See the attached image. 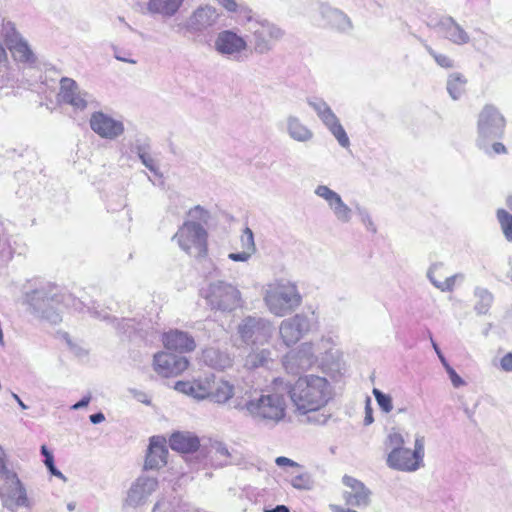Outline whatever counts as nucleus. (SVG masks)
<instances>
[{
    "mask_svg": "<svg viewBox=\"0 0 512 512\" xmlns=\"http://www.w3.org/2000/svg\"><path fill=\"white\" fill-rule=\"evenodd\" d=\"M285 390L294 412L298 415L319 411L327 405L333 395L330 382L325 377L314 374L300 376L293 384L287 385Z\"/></svg>",
    "mask_w": 512,
    "mask_h": 512,
    "instance_id": "nucleus-1",
    "label": "nucleus"
},
{
    "mask_svg": "<svg viewBox=\"0 0 512 512\" xmlns=\"http://www.w3.org/2000/svg\"><path fill=\"white\" fill-rule=\"evenodd\" d=\"M286 393L278 389L254 394L246 392L248 399L236 396L232 407L239 411H246L256 422L275 425L286 416Z\"/></svg>",
    "mask_w": 512,
    "mask_h": 512,
    "instance_id": "nucleus-2",
    "label": "nucleus"
},
{
    "mask_svg": "<svg viewBox=\"0 0 512 512\" xmlns=\"http://www.w3.org/2000/svg\"><path fill=\"white\" fill-rule=\"evenodd\" d=\"M27 302L31 313L52 324H57L62 320L61 313L57 307L60 303H64L66 306L71 305L75 310L79 311H82L86 306L82 300L70 294L59 296L55 287L34 290L27 295Z\"/></svg>",
    "mask_w": 512,
    "mask_h": 512,
    "instance_id": "nucleus-3",
    "label": "nucleus"
},
{
    "mask_svg": "<svg viewBox=\"0 0 512 512\" xmlns=\"http://www.w3.org/2000/svg\"><path fill=\"white\" fill-rule=\"evenodd\" d=\"M200 295L212 311L231 313L242 306L240 290L224 280L209 281L201 288Z\"/></svg>",
    "mask_w": 512,
    "mask_h": 512,
    "instance_id": "nucleus-4",
    "label": "nucleus"
},
{
    "mask_svg": "<svg viewBox=\"0 0 512 512\" xmlns=\"http://www.w3.org/2000/svg\"><path fill=\"white\" fill-rule=\"evenodd\" d=\"M264 302L272 314L281 317L300 306L302 297L295 283L281 280L266 286Z\"/></svg>",
    "mask_w": 512,
    "mask_h": 512,
    "instance_id": "nucleus-5",
    "label": "nucleus"
},
{
    "mask_svg": "<svg viewBox=\"0 0 512 512\" xmlns=\"http://www.w3.org/2000/svg\"><path fill=\"white\" fill-rule=\"evenodd\" d=\"M0 500L4 507L14 511L28 506L26 490L17 474L5 462V454L0 446Z\"/></svg>",
    "mask_w": 512,
    "mask_h": 512,
    "instance_id": "nucleus-6",
    "label": "nucleus"
},
{
    "mask_svg": "<svg viewBox=\"0 0 512 512\" xmlns=\"http://www.w3.org/2000/svg\"><path fill=\"white\" fill-rule=\"evenodd\" d=\"M424 437L415 436L414 449L401 448L395 451H389L386 458V464L389 468L401 472H415L424 466Z\"/></svg>",
    "mask_w": 512,
    "mask_h": 512,
    "instance_id": "nucleus-7",
    "label": "nucleus"
},
{
    "mask_svg": "<svg viewBox=\"0 0 512 512\" xmlns=\"http://www.w3.org/2000/svg\"><path fill=\"white\" fill-rule=\"evenodd\" d=\"M505 126L506 120L495 106H484L477 121L478 146L486 150L487 142L503 136Z\"/></svg>",
    "mask_w": 512,
    "mask_h": 512,
    "instance_id": "nucleus-8",
    "label": "nucleus"
},
{
    "mask_svg": "<svg viewBox=\"0 0 512 512\" xmlns=\"http://www.w3.org/2000/svg\"><path fill=\"white\" fill-rule=\"evenodd\" d=\"M172 239L176 240L179 247L191 256L199 257L206 252L207 232L197 222L183 223Z\"/></svg>",
    "mask_w": 512,
    "mask_h": 512,
    "instance_id": "nucleus-9",
    "label": "nucleus"
},
{
    "mask_svg": "<svg viewBox=\"0 0 512 512\" xmlns=\"http://www.w3.org/2000/svg\"><path fill=\"white\" fill-rule=\"evenodd\" d=\"M313 346L317 366L327 372H340L343 368V354L337 349V341L331 335H323L315 341H308Z\"/></svg>",
    "mask_w": 512,
    "mask_h": 512,
    "instance_id": "nucleus-10",
    "label": "nucleus"
},
{
    "mask_svg": "<svg viewBox=\"0 0 512 512\" xmlns=\"http://www.w3.org/2000/svg\"><path fill=\"white\" fill-rule=\"evenodd\" d=\"M220 19L217 8L211 5H200L181 23L179 27L191 35L200 36L213 29Z\"/></svg>",
    "mask_w": 512,
    "mask_h": 512,
    "instance_id": "nucleus-11",
    "label": "nucleus"
},
{
    "mask_svg": "<svg viewBox=\"0 0 512 512\" xmlns=\"http://www.w3.org/2000/svg\"><path fill=\"white\" fill-rule=\"evenodd\" d=\"M253 49L256 54L269 53L274 44L283 36V31L268 21H255L250 24Z\"/></svg>",
    "mask_w": 512,
    "mask_h": 512,
    "instance_id": "nucleus-12",
    "label": "nucleus"
},
{
    "mask_svg": "<svg viewBox=\"0 0 512 512\" xmlns=\"http://www.w3.org/2000/svg\"><path fill=\"white\" fill-rule=\"evenodd\" d=\"M238 333L247 344H264L272 337L273 326L264 318L247 316L238 325Z\"/></svg>",
    "mask_w": 512,
    "mask_h": 512,
    "instance_id": "nucleus-13",
    "label": "nucleus"
},
{
    "mask_svg": "<svg viewBox=\"0 0 512 512\" xmlns=\"http://www.w3.org/2000/svg\"><path fill=\"white\" fill-rule=\"evenodd\" d=\"M312 329L311 318L299 313L284 319L279 326L280 338L286 346L296 344Z\"/></svg>",
    "mask_w": 512,
    "mask_h": 512,
    "instance_id": "nucleus-14",
    "label": "nucleus"
},
{
    "mask_svg": "<svg viewBox=\"0 0 512 512\" xmlns=\"http://www.w3.org/2000/svg\"><path fill=\"white\" fill-rule=\"evenodd\" d=\"M214 49L222 56L240 61L247 50V42L234 31L224 30L217 34L214 41Z\"/></svg>",
    "mask_w": 512,
    "mask_h": 512,
    "instance_id": "nucleus-15",
    "label": "nucleus"
},
{
    "mask_svg": "<svg viewBox=\"0 0 512 512\" xmlns=\"http://www.w3.org/2000/svg\"><path fill=\"white\" fill-rule=\"evenodd\" d=\"M317 365L311 343L303 342L296 349L288 352L283 359V366L290 374H299Z\"/></svg>",
    "mask_w": 512,
    "mask_h": 512,
    "instance_id": "nucleus-16",
    "label": "nucleus"
},
{
    "mask_svg": "<svg viewBox=\"0 0 512 512\" xmlns=\"http://www.w3.org/2000/svg\"><path fill=\"white\" fill-rule=\"evenodd\" d=\"M342 497L348 506L364 508L371 503L372 491L360 480L350 475L342 477Z\"/></svg>",
    "mask_w": 512,
    "mask_h": 512,
    "instance_id": "nucleus-17",
    "label": "nucleus"
},
{
    "mask_svg": "<svg viewBox=\"0 0 512 512\" xmlns=\"http://www.w3.org/2000/svg\"><path fill=\"white\" fill-rule=\"evenodd\" d=\"M89 124L94 133L107 140L117 139L125 130L122 121L115 119L102 111L92 113Z\"/></svg>",
    "mask_w": 512,
    "mask_h": 512,
    "instance_id": "nucleus-18",
    "label": "nucleus"
},
{
    "mask_svg": "<svg viewBox=\"0 0 512 512\" xmlns=\"http://www.w3.org/2000/svg\"><path fill=\"white\" fill-rule=\"evenodd\" d=\"M186 357L168 352H158L154 355V371L162 377H176L188 368Z\"/></svg>",
    "mask_w": 512,
    "mask_h": 512,
    "instance_id": "nucleus-19",
    "label": "nucleus"
},
{
    "mask_svg": "<svg viewBox=\"0 0 512 512\" xmlns=\"http://www.w3.org/2000/svg\"><path fill=\"white\" fill-rule=\"evenodd\" d=\"M58 96L61 102L80 111L84 110L93 101V97L89 93L81 90L73 79L67 77L60 80Z\"/></svg>",
    "mask_w": 512,
    "mask_h": 512,
    "instance_id": "nucleus-20",
    "label": "nucleus"
},
{
    "mask_svg": "<svg viewBox=\"0 0 512 512\" xmlns=\"http://www.w3.org/2000/svg\"><path fill=\"white\" fill-rule=\"evenodd\" d=\"M157 488V478L148 475H140L128 490L126 504L130 507L143 505Z\"/></svg>",
    "mask_w": 512,
    "mask_h": 512,
    "instance_id": "nucleus-21",
    "label": "nucleus"
},
{
    "mask_svg": "<svg viewBox=\"0 0 512 512\" xmlns=\"http://www.w3.org/2000/svg\"><path fill=\"white\" fill-rule=\"evenodd\" d=\"M435 28L441 32L444 37L456 45H464L470 41L468 33L451 16H443L435 24Z\"/></svg>",
    "mask_w": 512,
    "mask_h": 512,
    "instance_id": "nucleus-22",
    "label": "nucleus"
},
{
    "mask_svg": "<svg viewBox=\"0 0 512 512\" xmlns=\"http://www.w3.org/2000/svg\"><path fill=\"white\" fill-rule=\"evenodd\" d=\"M167 455L166 439L161 436L151 437L144 468L159 469L165 466L167 463Z\"/></svg>",
    "mask_w": 512,
    "mask_h": 512,
    "instance_id": "nucleus-23",
    "label": "nucleus"
},
{
    "mask_svg": "<svg viewBox=\"0 0 512 512\" xmlns=\"http://www.w3.org/2000/svg\"><path fill=\"white\" fill-rule=\"evenodd\" d=\"M319 14L330 28L342 33L350 32L353 28L350 18L342 11L326 4H320Z\"/></svg>",
    "mask_w": 512,
    "mask_h": 512,
    "instance_id": "nucleus-24",
    "label": "nucleus"
},
{
    "mask_svg": "<svg viewBox=\"0 0 512 512\" xmlns=\"http://www.w3.org/2000/svg\"><path fill=\"white\" fill-rule=\"evenodd\" d=\"M211 375L194 381H178L175 390L191 396L197 400L209 398Z\"/></svg>",
    "mask_w": 512,
    "mask_h": 512,
    "instance_id": "nucleus-25",
    "label": "nucleus"
},
{
    "mask_svg": "<svg viewBox=\"0 0 512 512\" xmlns=\"http://www.w3.org/2000/svg\"><path fill=\"white\" fill-rule=\"evenodd\" d=\"M284 125L285 132L293 141L308 143L314 138V132L296 115H288L285 118Z\"/></svg>",
    "mask_w": 512,
    "mask_h": 512,
    "instance_id": "nucleus-26",
    "label": "nucleus"
},
{
    "mask_svg": "<svg viewBox=\"0 0 512 512\" xmlns=\"http://www.w3.org/2000/svg\"><path fill=\"white\" fill-rule=\"evenodd\" d=\"M163 343L169 350L178 352H191L195 349L196 343L192 336L180 330H171L164 334Z\"/></svg>",
    "mask_w": 512,
    "mask_h": 512,
    "instance_id": "nucleus-27",
    "label": "nucleus"
},
{
    "mask_svg": "<svg viewBox=\"0 0 512 512\" xmlns=\"http://www.w3.org/2000/svg\"><path fill=\"white\" fill-rule=\"evenodd\" d=\"M236 392L234 385L224 379H216L214 375H211V384L209 392V400L213 403L224 405L227 404Z\"/></svg>",
    "mask_w": 512,
    "mask_h": 512,
    "instance_id": "nucleus-28",
    "label": "nucleus"
},
{
    "mask_svg": "<svg viewBox=\"0 0 512 512\" xmlns=\"http://www.w3.org/2000/svg\"><path fill=\"white\" fill-rule=\"evenodd\" d=\"M185 0H148L145 4V13L162 18L175 16Z\"/></svg>",
    "mask_w": 512,
    "mask_h": 512,
    "instance_id": "nucleus-29",
    "label": "nucleus"
},
{
    "mask_svg": "<svg viewBox=\"0 0 512 512\" xmlns=\"http://www.w3.org/2000/svg\"><path fill=\"white\" fill-rule=\"evenodd\" d=\"M6 44L16 60L20 62L34 61V55L28 43L14 29H12L11 33H7Z\"/></svg>",
    "mask_w": 512,
    "mask_h": 512,
    "instance_id": "nucleus-30",
    "label": "nucleus"
},
{
    "mask_svg": "<svg viewBox=\"0 0 512 512\" xmlns=\"http://www.w3.org/2000/svg\"><path fill=\"white\" fill-rule=\"evenodd\" d=\"M172 450L180 453H191L200 446L199 438L190 432H175L169 439Z\"/></svg>",
    "mask_w": 512,
    "mask_h": 512,
    "instance_id": "nucleus-31",
    "label": "nucleus"
},
{
    "mask_svg": "<svg viewBox=\"0 0 512 512\" xmlns=\"http://www.w3.org/2000/svg\"><path fill=\"white\" fill-rule=\"evenodd\" d=\"M202 358L205 364L217 370H225L233 365L230 354L212 347L203 351Z\"/></svg>",
    "mask_w": 512,
    "mask_h": 512,
    "instance_id": "nucleus-32",
    "label": "nucleus"
},
{
    "mask_svg": "<svg viewBox=\"0 0 512 512\" xmlns=\"http://www.w3.org/2000/svg\"><path fill=\"white\" fill-rule=\"evenodd\" d=\"M271 361V351L267 348H255L246 356L244 366L247 369H256L267 366Z\"/></svg>",
    "mask_w": 512,
    "mask_h": 512,
    "instance_id": "nucleus-33",
    "label": "nucleus"
},
{
    "mask_svg": "<svg viewBox=\"0 0 512 512\" xmlns=\"http://www.w3.org/2000/svg\"><path fill=\"white\" fill-rule=\"evenodd\" d=\"M474 297L476 299L475 312L478 315L487 314L494 300L493 294L488 289L478 286L474 289Z\"/></svg>",
    "mask_w": 512,
    "mask_h": 512,
    "instance_id": "nucleus-34",
    "label": "nucleus"
},
{
    "mask_svg": "<svg viewBox=\"0 0 512 512\" xmlns=\"http://www.w3.org/2000/svg\"><path fill=\"white\" fill-rule=\"evenodd\" d=\"M308 105L316 112L317 116L323 124L331 121L336 117L330 106L320 98H310L307 100Z\"/></svg>",
    "mask_w": 512,
    "mask_h": 512,
    "instance_id": "nucleus-35",
    "label": "nucleus"
},
{
    "mask_svg": "<svg viewBox=\"0 0 512 512\" xmlns=\"http://www.w3.org/2000/svg\"><path fill=\"white\" fill-rule=\"evenodd\" d=\"M466 79L459 73H452L447 80V91L452 99H459L465 92Z\"/></svg>",
    "mask_w": 512,
    "mask_h": 512,
    "instance_id": "nucleus-36",
    "label": "nucleus"
},
{
    "mask_svg": "<svg viewBox=\"0 0 512 512\" xmlns=\"http://www.w3.org/2000/svg\"><path fill=\"white\" fill-rule=\"evenodd\" d=\"M325 127L330 131V133L335 137L339 145L343 148H348L350 146L349 137L341 125L338 117H334L333 120L328 121L324 124Z\"/></svg>",
    "mask_w": 512,
    "mask_h": 512,
    "instance_id": "nucleus-37",
    "label": "nucleus"
},
{
    "mask_svg": "<svg viewBox=\"0 0 512 512\" xmlns=\"http://www.w3.org/2000/svg\"><path fill=\"white\" fill-rule=\"evenodd\" d=\"M336 219L341 223H348L352 219V209L344 203L342 198L330 207Z\"/></svg>",
    "mask_w": 512,
    "mask_h": 512,
    "instance_id": "nucleus-38",
    "label": "nucleus"
},
{
    "mask_svg": "<svg viewBox=\"0 0 512 512\" xmlns=\"http://www.w3.org/2000/svg\"><path fill=\"white\" fill-rule=\"evenodd\" d=\"M405 438L403 434L396 428H392L385 440V446L389 451H395L404 448Z\"/></svg>",
    "mask_w": 512,
    "mask_h": 512,
    "instance_id": "nucleus-39",
    "label": "nucleus"
},
{
    "mask_svg": "<svg viewBox=\"0 0 512 512\" xmlns=\"http://www.w3.org/2000/svg\"><path fill=\"white\" fill-rule=\"evenodd\" d=\"M497 219L500 223L505 238L512 242V214L504 209L497 210Z\"/></svg>",
    "mask_w": 512,
    "mask_h": 512,
    "instance_id": "nucleus-40",
    "label": "nucleus"
},
{
    "mask_svg": "<svg viewBox=\"0 0 512 512\" xmlns=\"http://www.w3.org/2000/svg\"><path fill=\"white\" fill-rule=\"evenodd\" d=\"M291 485L299 490H310L313 487V480L308 472H300L290 479Z\"/></svg>",
    "mask_w": 512,
    "mask_h": 512,
    "instance_id": "nucleus-41",
    "label": "nucleus"
},
{
    "mask_svg": "<svg viewBox=\"0 0 512 512\" xmlns=\"http://www.w3.org/2000/svg\"><path fill=\"white\" fill-rule=\"evenodd\" d=\"M314 193L325 200L329 208L341 198L337 192L333 191L326 185L317 186Z\"/></svg>",
    "mask_w": 512,
    "mask_h": 512,
    "instance_id": "nucleus-42",
    "label": "nucleus"
},
{
    "mask_svg": "<svg viewBox=\"0 0 512 512\" xmlns=\"http://www.w3.org/2000/svg\"><path fill=\"white\" fill-rule=\"evenodd\" d=\"M372 393L380 409L385 413H390L393 409L392 397L377 388H374Z\"/></svg>",
    "mask_w": 512,
    "mask_h": 512,
    "instance_id": "nucleus-43",
    "label": "nucleus"
},
{
    "mask_svg": "<svg viewBox=\"0 0 512 512\" xmlns=\"http://www.w3.org/2000/svg\"><path fill=\"white\" fill-rule=\"evenodd\" d=\"M41 453L45 457L44 463H45L46 467L48 468L49 472L52 475L65 480L66 479L65 476L55 467L54 457L45 445H43L41 447Z\"/></svg>",
    "mask_w": 512,
    "mask_h": 512,
    "instance_id": "nucleus-44",
    "label": "nucleus"
},
{
    "mask_svg": "<svg viewBox=\"0 0 512 512\" xmlns=\"http://www.w3.org/2000/svg\"><path fill=\"white\" fill-rule=\"evenodd\" d=\"M241 247L242 250H245L251 254H254L256 252V245L254 242V234L252 230L248 227H246L243 230V233L241 235Z\"/></svg>",
    "mask_w": 512,
    "mask_h": 512,
    "instance_id": "nucleus-45",
    "label": "nucleus"
},
{
    "mask_svg": "<svg viewBox=\"0 0 512 512\" xmlns=\"http://www.w3.org/2000/svg\"><path fill=\"white\" fill-rule=\"evenodd\" d=\"M356 212L360 218V221L363 223V225L366 227V229L372 233H376L377 228H376L368 210L364 207L357 206Z\"/></svg>",
    "mask_w": 512,
    "mask_h": 512,
    "instance_id": "nucleus-46",
    "label": "nucleus"
},
{
    "mask_svg": "<svg viewBox=\"0 0 512 512\" xmlns=\"http://www.w3.org/2000/svg\"><path fill=\"white\" fill-rule=\"evenodd\" d=\"M427 52L434 58L436 63L443 68H452L454 66V62L447 55L437 53L430 46L426 45Z\"/></svg>",
    "mask_w": 512,
    "mask_h": 512,
    "instance_id": "nucleus-47",
    "label": "nucleus"
},
{
    "mask_svg": "<svg viewBox=\"0 0 512 512\" xmlns=\"http://www.w3.org/2000/svg\"><path fill=\"white\" fill-rule=\"evenodd\" d=\"M142 164L149 169L150 172H152L154 175L158 177H162V173L159 170V166L157 165L156 160L152 157L150 153H147L146 155H141L140 158Z\"/></svg>",
    "mask_w": 512,
    "mask_h": 512,
    "instance_id": "nucleus-48",
    "label": "nucleus"
},
{
    "mask_svg": "<svg viewBox=\"0 0 512 512\" xmlns=\"http://www.w3.org/2000/svg\"><path fill=\"white\" fill-rule=\"evenodd\" d=\"M458 277H462V275L455 274L450 277H447L444 281H440V283H437L436 288H438L442 292H450L454 289L455 281Z\"/></svg>",
    "mask_w": 512,
    "mask_h": 512,
    "instance_id": "nucleus-49",
    "label": "nucleus"
},
{
    "mask_svg": "<svg viewBox=\"0 0 512 512\" xmlns=\"http://www.w3.org/2000/svg\"><path fill=\"white\" fill-rule=\"evenodd\" d=\"M445 370L449 376L452 385L455 388L462 387L466 384L465 381L457 374V372L450 365H447L445 367Z\"/></svg>",
    "mask_w": 512,
    "mask_h": 512,
    "instance_id": "nucleus-50",
    "label": "nucleus"
},
{
    "mask_svg": "<svg viewBox=\"0 0 512 512\" xmlns=\"http://www.w3.org/2000/svg\"><path fill=\"white\" fill-rule=\"evenodd\" d=\"M7 70L6 52L4 48L0 46V85H4L6 82L5 74Z\"/></svg>",
    "mask_w": 512,
    "mask_h": 512,
    "instance_id": "nucleus-51",
    "label": "nucleus"
},
{
    "mask_svg": "<svg viewBox=\"0 0 512 512\" xmlns=\"http://www.w3.org/2000/svg\"><path fill=\"white\" fill-rule=\"evenodd\" d=\"M113 51H114L115 59H117V60H119L121 62L130 63V64H136L137 63V60L132 59V58L129 57V55H130L129 52H124V51L120 50L117 47H114Z\"/></svg>",
    "mask_w": 512,
    "mask_h": 512,
    "instance_id": "nucleus-52",
    "label": "nucleus"
},
{
    "mask_svg": "<svg viewBox=\"0 0 512 512\" xmlns=\"http://www.w3.org/2000/svg\"><path fill=\"white\" fill-rule=\"evenodd\" d=\"M485 151V153L491 155V154H506L507 153V149L506 147L500 143V142H495L491 145V147H489L488 145L486 146V150L483 149Z\"/></svg>",
    "mask_w": 512,
    "mask_h": 512,
    "instance_id": "nucleus-53",
    "label": "nucleus"
},
{
    "mask_svg": "<svg viewBox=\"0 0 512 512\" xmlns=\"http://www.w3.org/2000/svg\"><path fill=\"white\" fill-rule=\"evenodd\" d=\"M253 254L245 251V250H242L241 252H237V253H230L228 255V258L232 261H236V262H247L251 256Z\"/></svg>",
    "mask_w": 512,
    "mask_h": 512,
    "instance_id": "nucleus-54",
    "label": "nucleus"
},
{
    "mask_svg": "<svg viewBox=\"0 0 512 512\" xmlns=\"http://www.w3.org/2000/svg\"><path fill=\"white\" fill-rule=\"evenodd\" d=\"M275 463L279 467L289 466L293 468H299L301 467L299 463L295 462L294 460L287 458L285 456H279L275 459Z\"/></svg>",
    "mask_w": 512,
    "mask_h": 512,
    "instance_id": "nucleus-55",
    "label": "nucleus"
},
{
    "mask_svg": "<svg viewBox=\"0 0 512 512\" xmlns=\"http://www.w3.org/2000/svg\"><path fill=\"white\" fill-rule=\"evenodd\" d=\"M213 448L215 450V454L218 457H223L225 459H228L230 457L229 450L225 444L218 442L213 446ZM224 462L227 463V460H225Z\"/></svg>",
    "mask_w": 512,
    "mask_h": 512,
    "instance_id": "nucleus-56",
    "label": "nucleus"
},
{
    "mask_svg": "<svg viewBox=\"0 0 512 512\" xmlns=\"http://www.w3.org/2000/svg\"><path fill=\"white\" fill-rule=\"evenodd\" d=\"M374 421L373 418V409L371 407V399L368 397L366 399V405H365V417H364V425L368 426L372 424Z\"/></svg>",
    "mask_w": 512,
    "mask_h": 512,
    "instance_id": "nucleus-57",
    "label": "nucleus"
},
{
    "mask_svg": "<svg viewBox=\"0 0 512 512\" xmlns=\"http://www.w3.org/2000/svg\"><path fill=\"white\" fill-rule=\"evenodd\" d=\"M500 366L504 371L512 372V352H509L502 357Z\"/></svg>",
    "mask_w": 512,
    "mask_h": 512,
    "instance_id": "nucleus-58",
    "label": "nucleus"
},
{
    "mask_svg": "<svg viewBox=\"0 0 512 512\" xmlns=\"http://www.w3.org/2000/svg\"><path fill=\"white\" fill-rule=\"evenodd\" d=\"M429 338H430L433 349L435 350L439 360L441 361L443 367L445 368L447 365H449V363L447 362L446 358L442 354L438 344L433 340L432 334L430 332H429Z\"/></svg>",
    "mask_w": 512,
    "mask_h": 512,
    "instance_id": "nucleus-59",
    "label": "nucleus"
},
{
    "mask_svg": "<svg viewBox=\"0 0 512 512\" xmlns=\"http://www.w3.org/2000/svg\"><path fill=\"white\" fill-rule=\"evenodd\" d=\"M221 6L230 12L237 10V3L235 0H216Z\"/></svg>",
    "mask_w": 512,
    "mask_h": 512,
    "instance_id": "nucleus-60",
    "label": "nucleus"
},
{
    "mask_svg": "<svg viewBox=\"0 0 512 512\" xmlns=\"http://www.w3.org/2000/svg\"><path fill=\"white\" fill-rule=\"evenodd\" d=\"M134 152L137 154L138 158H141V155H146L149 152V145L148 144H136L134 147Z\"/></svg>",
    "mask_w": 512,
    "mask_h": 512,
    "instance_id": "nucleus-61",
    "label": "nucleus"
},
{
    "mask_svg": "<svg viewBox=\"0 0 512 512\" xmlns=\"http://www.w3.org/2000/svg\"><path fill=\"white\" fill-rule=\"evenodd\" d=\"M90 400H91V396L88 395V396H84L80 401H78L77 403H75L71 409L73 410H79L81 408H84L86 406H88V404L90 403Z\"/></svg>",
    "mask_w": 512,
    "mask_h": 512,
    "instance_id": "nucleus-62",
    "label": "nucleus"
},
{
    "mask_svg": "<svg viewBox=\"0 0 512 512\" xmlns=\"http://www.w3.org/2000/svg\"><path fill=\"white\" fill-rule=\"evenodd\" d=\"M134 395V397L142 402V403H145V404H149L150 403V400L147 398V395L141 391H136V390H132L131 391Z\"/></svg>",
    "mask_w": 512,
    "mask_h": 512,
    "instance_id": "nucleus-63",
    "label": "nucleus"
},
{
    "mask_svg": "<svg viewBox=\"0 0 512 512\" xmlns=\"http://www.w3.org/2000/svg\"><path fill=\"white\" fill-rule=\"evenodd\" d=\"M89 419L93 424H99L105 420V416L103 413L99 412L90 415Z\"/></svg>",
    "mask_w": 512,
    "mask_h": 512,
    "instance_id": "nucleus-64",
    "label": "nucleus"
}]
</instances>
